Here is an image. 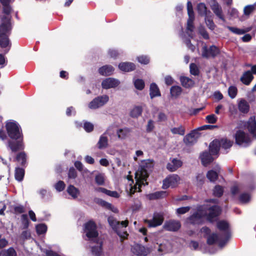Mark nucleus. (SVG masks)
I'll return each mask as SVG.
<instances>
[{"label": "nucleus", "mask_w": 256, "mask_h": 256, "mask_svg": "<svg viewBox=\"0 0 256 256\" xmlns=\"http://www.w3.org/2000/svg\"><path fill=\"white\" fill-rule=\"evenodd\" d=\"M138 62L142 64H148L150 62V58L146 56H141L138 57Z\"/></svg>", "instance_id": "60"}, {"label": "nucleus", "mask_w": 256, "mask_h": 256, "mask_svg": "<svg viewBox=\"0 0 256 256\" xmlns=\"http://www.w3.org/2000/svg\"><path fill=\"white\" fill-rule=\"evenodd\" d=\"M219 52L218 49L215 46H210L209 49L204 46L202 48V56L204 58H210L214 56Z\"/></svg>", "instance_id": "19"}, {"label": "nucleus", "mask_w": 256, "mask_h": 256, "mask_svg": "<svg viewBox=\"0 0 256 256\" xmlns=\"http://www.w3.org/2000/svg\"><path fill=\"white\" fill-rule=\"evenodd\" d=\"M150 95L151 98L160 96L159 88L155 83H152L150 86Z\"/></svg>", "instance_id": "29"}, {"label": "nucleus", "mask_w": 256, "mask_h": 256, "mask_svg": "<svg viewBox=\"0 0 256 256\" xmlns=\"http://www.w3.org/2000/svg\"><path fill=\"white\" fill-rule=\"evenodd\" d=\"M226 28L232 32L239 35L244 34V33L248 31L244 29H240L236 27H232L230 26H228Z\"/></svg>", "instance_id": "48"}, {"label": "nucleus", "mask_w": 256, "mask_h": 256, "mask_svg": "<svg viewBox=\"0 0 256 256\" xmlns=\"http://www.w3.org/2000/svg\"><path fill=\"white\" fill-rule=\"evenodd\" d=\"M163 228L168 231H176L180 228V224L178 220H170L164 223Z\"/></svg>", "instance_id": "17"}, {"label": "nucleus", "mask_w": 256, "mask_h": 256, "mask_svg": "<svg viewBox=\"0 0 256 256\" xmlns=\"http://www.w3.org/2000/svg\"><path fill=\"white\" fill-rule=\"evenodd\" d=\"M16 160L20 163L22 166H26V156L24 152H19L16 158Z\"/></svg>", "instance_id": "33"}, {"label": "nucleus", "mask_w": 256, "mask_h": 256, "mask_svg": "<svg viewBox=\"0 0 256 256\" xmlns=\"http://www.w3.org/2000/svg\"><path fill=\"white\" fill-rule=\"evenodd\" d=\"M190 72L194 76H198L200 74V69L198 65H190Z\"/></svg>", "instance_id": "57"}, {"label": "nucleus", "mask_w": 256, "mask_h": 256, "mask_svg": "<svg viewBox=\"0 0 256 256\" xmlns=\"http://www.w3.org/2000/svg\"><path fill=\"white\" fill-rule=\"evenodd\" d=\"M94 201L96 204L102 206V207L109 210H112V205L106 201L98 198H95Z\"/></svg>", "instance_id": "31"}, {"label": "nucleus", "mask_w": 256, "mask_h": 256, "mask_svg": "<svg viewBox=\"0 0 256 256\" xmlns=\"http://www.w3.org/2000/svg\"><path fill=\"white\" fill-rule=\"evenodd\" d=\"M142 108L140 106H136L132 109L130 116L132 118H138L142 114Z\"/></svg>", "instance_id": "36"}, {"label": "nucleus", "mask_w": 256, "mask_h": 256, "mask_svg": "<svg viewBox=\"0 0 256 256\" xmlns=\"http://www.w3.org/2000/svg\"><path fill=\"white\" fill-rule=\"evenodd\" d=\"M6 128L8 136L12 140H17L22 138L23 134L20 126L16 122H8Z\"/></svg>", "instance_id": "5"}, {"label": "nucleus", "mask_w": 256, "mask_h": 256, "mask_svg": "<svg viewBox=\"0 0 256 256\" xmlns=\"http://www.w3.org/2000/svg\"><path fill=\"white\" fill-rule=\"evenodd\" d=\"M187 10L188 15V19L187 22L186 30L188 32H192L194 29L193 21L194 19V16L192 4L190 1L187 2Z\"/></svg>", "instance_id": "12"}, {"label": "nucleus", "mask_w": 256, "mask_h": 256, "mask_svg": "<svg viewBox=\"0 0 256 256\" xmlns=\"http://www.w3.org/2000/svg\"><path fill=\"white\" fill-rule=\"evenodd\" d=\"M206 119L208 123L213 124L216 123V122L217 118L214 114H212L207 116L206 117Z\"/></svg>", "instance_id": "62"}, {"label": "nucleus", "mask_w": 256, "mask_h": 256, "mask_svg": "<svg viewBox=\"0 0 256 256\" xmlns=\"http://www.w3.org/2000/svg\"><path fill=\"white\" fill-rule=\"evenodd\" d=\"M99 73L102 76H109L111 74L112 68L108 66V65H104L99 68Z\"/></svg>", "instance_id": "39"}, {"label": "nucleus", "mask_w": 256, "mask_h": 256, "mask_svg": "<svg viewBox=\"0 0 256 256\" xmlns=\"http://www.w3.org/2000/svg\"><path fill=\"white\" fill-rule=\"evenodd\" d=\"M256 3L254 4L248 5L244 8V16L248 17L254 12L256 9Z\"/></svg>", "instance_id": "37"}, {"label": "nucleus", "mask_w": 256, "mask_h": 256, "mask_svg": "<svg viewBox=\"0 0 256 256\" xmlns=\"http://www.w3.org/2000/svg\"><path fill=\"white\" fill-rule=\"evenodd\" d=\"M238 108L240 112L246 114L248 112L250 106L246 100H240L238 102Z\"/></svg>", "instance_id": "28"}, {"label": "nucleus", "mask_w": 256, "mask_h": 256, "mask_svg": "<svg viewBox=\"0 0 256 256\" xmlns=\"http://www.w3.org/2000/svg\"><path fill=\"white\" fill-rule=\"evenodd\" d=\"M84 230L89 240H92L98 236L96 224L93 220H89L84 224Z\"/></svg>", "instance_id": "7"}, {"label": "nucleus", "mask_w": 256, "mask_h": 256, "mask_svg": "<svg viewBox=\"0 0 256 256\" xmlns=\"http://www.w3.org/2000/svg\"><path fill=\"white\" fill-rule=\"evenodd\" d=\"M252 74H256V65H254L252 68V72L250 70L246 72L240 78L242 82L246 85H248L254 76Z\"/></svg>", "instance_id": "13"}, {"label": "nucleus", "mask_w": 256, "mask_h": 256, "mask_svg": "<svg viewBox=\"0 0 256 256\" xmlns=\"http://www.w3.org/2000/svg\"><path fill=\"white\" fill-rule=\"evenodd\" d=\"M206 23L207 26L211 30H213L214 28V24L213 21L210 18H206Z\"/></svg>", "instance_id": "64"}, {"label": "nucleus", "mask_w": 256, "mask_h": 256, "mask_svg": "<svg viewBox=\"0 0 256 256\" xmlns=\"http://www.w3.org/2000/svg\"><path fill=\"white\" fill-rule=\"evenodd\" d=\"M238 92L237 88L235 86H232L228 89V94L230 97L234 98L236 97Z\"/></svg>", "instance_id": "51"}, {"label": "nucleus", "mask_w": 256, "mask_h": 256, "mask_svg": "<svg viewBox=\"0 0 256 256\" xmlns=\"http://www.w3.org/2000/svg\"><path fill=\"white\" fill-rule=\"evenodd\" d=\"M200 136V134L196 130H194L186 134L184 138V142L186 144H192L194 143Z\"/></svg>", "instance_id": "16"}, {"label": "nucleus", "mask_w": 256, "mask_h": 256, "mask_svg": "<svg viewBox=\"0 0 256 256\" xmlns=\"http://www.w3.org/2000/svg\"><path fill=\"white\" fill-rule=\"evenodd\" d=\"M152 161L150 160H144L142 162L138 170L135 173L136 184L132 186L133 181L128 178L129 184L130 186V191L131 194L134 193L136 191L140 192V187L142 185L148 184L146 179L148 176V172L152 167Z\"/></svg>", "instance_id": "1"}, {"label": "nucleus", "mask_w": 256, "mask_h": 256, "mask_svg": "<svg viewBox=\"0 0 256 256\" xmlns=\"http://www.w3.org/2000/svg\"><path fill=\"white\" fill-rule=\"evenodd\" d=\"M24 176V170L23 168H16L14 172V177L18 182L22 181Z\"/></svg>", "instance_id": "34"}, {"label": "nucleus", "mask_w": 256, "mask_h": 256, "mask_svg": "<svg viewBox=\"0 0 256 256\" xmlns=\"http://www.w3.org/2000/svg\"><path fill=\"white\" fill-rule=\"evenodd\" d=\"M210 5L212 10L215 14L223 21H224L225 20L222 15V8L218 4L215 0H212Z\"/></svg>", "instance_id": "20"}, {"label": "nucleus", "mask_w": 256, "mask_h": 256, "mask_svg": "<svg viewBox=\"0 0 256 256\" xmlns=\"http://www.w3.org/2000/svg\"><path fill=\"white\" fill-rule=\"evenodd\" d=\"M131 250L133 254L138 256H146L150 253L148 248L139 244H134Z\"/></svg>", "instance_id": "14"}, {"label": "nucleus", "mask_w": 256, "mask_h": 256, "mask_svg": "<svg viewBox=\"0 0 256 256\" xmlns=\"http://www.w3.org/2000/svg\"><path fill=\"white\" fill-rule=\"evenodd\" d=\"M247 128L248 131L256 136V121L254 116H251L247 122Z\"/></svg>", "instance_id": "23"}, {"label": "nucleus", "mask_w": 256, "mask_h": 256, "mask_svg": "<svg viewBox=\"0 0 256 256\" xmlns=\"http://www.w3.org/2000/svg\"><path fill=\"white\" fill-rule=\"evenodd\" d=\"M180 177L175 174H170L163 180L162 188L167 189L168 188H174L179 184Z\"/></svg>", "instance_id": "8"}, {"label": "nucleus", "mask_w": 256, "mask_h": 256, "mask_svg": "<svg viewBox=\"0 0 256 256\" xmlns=\"http://www.w3.org/2000/svg\"><path fill=\"white\" fill-rule=\"evenodd\" d=\"M171 132L173 134H178L180 136H184L185 134V129L182 126H180L177 128H172L171 129Z\"/></svg>", "instance_id": "44"}, {"label": "nucleus", "mask_w": 256, "mask_h": 256, "mask_svg": "<svg viewBox=\"0 0 256 256\" xmlns=\"http://www.w3.org/2000/svg\"><path fill=\"white\" fill-rule=\"evenodd\" d=\"M108 144V138L105 136V134L100 136L99 140L97 144L98 148L99 149H103L107 147Z\"/></svg>", "instance_id": "32"}, {"label": "nucleus", "mask_w": 256, "mask_h": 256, "mask_svg": "<svg viewBox=\"0 0 256 256\" xmlns=\"http://www.w3.org/2000/svg\"><path fill=\"white\" fill-rule=\"evenodd\" d=\"M102 86L104 89H108L112 88V78L104 79L102 82Z\"/></svg>", "instance_id": "43"}, {"label": "nucleus", "mask_w": 256, "mask_h": 256, "mask_svg": "<svg viewBox=\"0 0 256 256\" xmlns=\"http://www.w3.org/2000/svg\"><path fill=\"white\" fill-rule=\"evenodd\" d=\"M197 10L200 14L205 16L206 14V8L204 3H200L198 5Z\"/></svg>", "instance_id": "52"}, {"label": "nucleus", "mask_w": 256, "mask_h": 256, "mask_svg": "<svg viewBox=\"0 0 256 256\" xmlns=\"http://www.w3.org/2000/svg\"><path fill=\"white\" fill-rule=\"evenodd\" d=\"M180 80L182 85L186 88H190L194 84V81L188 77L181 76Z\"/></svg>", "instance_id": "26"}, {"label": "nucleus", "mask_w": 256, "mask_h": 256, "mask_svg": "<svg viewBox=\"0 0 256 256\" xmlns=\"http://www.w3.org/2000/svg\"><path fill=\"white\" fill-rule=\"evenodd\" d=\"M66 192L74 199L76 198L80 193L79 190L72 184L68 186Z\"/></svg>", "instance_id": "30"}, {"label": "nucleus", "mask_w": 256, "mask_h": 256, "mask_svg": "<svg viewBox=\"0 0 256 256\" xmlns=\"http://www.w3.org/2000/svg\"><path fill=\"white\" fill-rule=\"evenodd\" d=\"M212 154L205 152L200 154V158L204 166H206L212 162L214 158L212 156Z\"/></svg>", "instance_id": "27"}, {"label": "nucleus", "mask_w": 256, "mask_h": 256, "mask_svg": "<svg viewBox=\"0 0 256 256\" xmlns=\"http://www.w3.org/2000/svg\"><path fill=\"white\" fill-rule=\"evenodd\" d=\"M166 193L164 191L156 192L149 195V198L150 200L157 199L165 197Z\"/></svg>", "instance_id": "40"}, {"label": "nucleus", "mask_w": 256, "mask_h": 256, "mask_svg": "<svg viewBox=\"0 0 256 256\" xmlns=\"http://www.w3.org/2000/svg\"><path fill=\"white\" fill-rule=\"evenodd\" d=\"M220 168L218 166L216 170H210L206 174V178L211 182H214L218 178V174L220 172Z\"/></svg>", "instance_id": "25"}, {"label": "nucleus", "mask_w": 256, "mask_h": 256, "mask_svg": "<svg viewBox=\"0 0 256 256\" xmlns=\"http://www.w3.org/2000/svg\"><path fill=\"white\" fill-rule=\"evenodd\" d=\"M220 147L224 150L230 148L232 146L233 143L232 142L226 139H222L220 140Z\"/></svg>", "instance_id": "42"}, {"label": "nucleus", "mask_w": 256, "mask_h": 256, "mask_svg": "<svg viewBox=\"0 0 256 256\" xmlns=\"http://www.w3.org/2000/svg\"><path fill=\"white\" fill-rule=\"evenodd\" d=\"M135 88L138 90H142L144 87V82L142 79H136L134 81Z\"/></svg>", "instance_id": "49"}, {"label": "nucleus", "mask_w": 256, "mask_h": 256, "mask_svg": "<svg viewBox=\"0 0 256 256\" xmlns=\"http://www.w3.org/2000/svg\"><path fill=\"white\" fill-rule=\"evenodd\" d=\"M228 14L230 18H236L238 16V12L234 8H230L228 12Z\"/></svg>", "instance_id": "56"}, {"label": "nucleus", "mask_w": 256, "mask_h": 256, "mask_svg": "<svg viewBox=\"0 0 256 256\" xmlns=\"http://www.w3.org/2000/svg\"><path fill=\"white\" fill-rule=\"evenodd\" d=\"M8 146L12 152H16L20 150H23L24 146L23 142V138H20L17 140H9Z\"/></svg>", "instance_id": "11"}, {"label": "nucleus", "mask_w": 256, "mask_h": 256, "mask_svg": "<svg viewBox=\"0 0 256 256\" xmlns=\"http://www.w3.org/2000/svg\"><path fill=\"white\" fill-rule=\"evenodd\" d=\"M36 232L38 234H42L46 233L47 230V226L46 224H44L36 225Z\"/></svg>", "instance_id": "41"}, {"label": "nucleus", "mask_w": 256, "mask_h": 256, "mask_svg": "<svg viewBox=\"0 0 256 256\" xmlns=\"http://www.w3.org/2000/svg\"><path fill=\"white\" fill-rule=\"evenodd\" d=\"M84 128L87 132H92L94 128V124L88 122H85L84 124Z\"/></svg>", "instance_id": "54"}, {"label": "nucleus", "mask_w": 256, "mask_h": 256, "mask_svg": "<svg viewBox=\"0 0 256 256\" xmlns=\"http://www.w3.org/2000/svg\"><path fill=\"white\" fill-rule=\"evenodd\" d=\"M95 191H96L97 192H102L110 196H112V191L108 190L106 188H101V187L96 188H95Z\"/></svg>", "instance_id": "59"}, {"label": "nucleus", "mask_w": 256, "mask_h": 256, "mask_svg": "<svg viewBox=\"0 0 256 256\" xmlns=\"http://www.w3.org/2000/svg\"><path fill=\"white\" fill-rule=\"evenodd\" d=\"M22 223L23 229H27L29 226L30 221L26 214H22L21 216Z\"/></svg>", "instance_id": "50"}, {"label": "nucleus", "mask_w": 256, "mask_h": 256, "mask_svg": "<svg viewBox=\"0 0 256 256\" xmlns=\"http://www.w3.org/2000/svg\"><path fill=\"white\" fill-rule=\"evenodd\" d=\"M65 186L66 184L62 180H59L55 184V188L58 192H62L64 190Z\"/></svg>", "instance_id": "58"}, {"label": "nucleus", "mask_w": 256, "mask_h": 256, "mask_svg": "<svg viewBox=\"0 0 256 256\" xmlns=\"http://www.w3.org/2000/svg\"><path fill=\"white\" fill-rule=\"evenodd\" d=\"M236 142L240 146H246L250 142V138L247 134L242 130H238L235 135Z\"/></svg>", "instance_id": "10"}, {"label": "nucleus", "mask_w": 256, "mask_h": 256, "mask_svg": "<svg viewBox=\"0 0 256 256\" xmlns=\"http://www.w3.org/2000/svg\"><path fill=\"white\" fill-rule=\"evenodd\" d=\"M189 206L182 207L176 209V213L178 214H184L189 211Z\"/></svg>", "instance_id": "63"}, {"label": "nucleus", "mask_w": 256, "mask_h": 256, "mask_svg": "<svg viewBox=\"0 0 256 256\" xmlns=\"http://www.w3.org/2000/svg\"><path fill=\"white\" fill-rule=\"evenodd\" d=\"M163 221L162 215L160 214H156L154 216L152 220H146L144 222L150 227H156L161 225Z\"/></svg>", "instance_id": "15"}, {"label": "nucleus", "mask_w": 256, "mask_h": 256, "mask_svg": "<svg viewBox=\"0 0 256 256\" xmlns=\"http://www.w3.org/2000/svg\"><path fill=\"white\" fill-rule=\"evenodd\" d=\"M14 213L16 214H21L25 212L26 208L22 205L19 204L13 206Z\"/></svg>", "instance_id": "47"}, {"label": "nucleus", "mask_w": 256, "mask_h": 256, "mask_svg": "<svg viewBox=\"0 0 256 256\" xmlns=\"http://www.w3.org/2000/svg\"><path fill=\"white\" fill-rule=\"evenodd\" d=\"M131 132V128H119L116 130V134L118 138L124 140L130 136Z\"/></svg>", "instance_id": "22"}, {"label": "nucleus", "mask_w": 256, "mask_h": 256, "mask_svg": "<svg viewBox=\"0 0 256 256\" xmlns=\"http://www.w3.org/2000/svg\"><path fill=\"white\" fill-rule=\"evenodd\" d=\"M220 148V143L219 140H214L210 144V152L212 155L217 154Z\"/></svg>", "instance_id": "24"}, {"label": "nucleus", "mask_w": 256, "mask_h": 256, "mask_svg": "<svg viewBox=\"0 0 256 256\" xmlns=\"http://www.w3.org/2000/svg\"><path fill=\"white\" fill-rule=\"evenodd\" d=\"M0 256H17L15 250L11 247L7 250H3L0 252Z\"/></svg>", "instance_id": "35"}, {"label": "nucleus", "mask_w": 256, "mask_h": 256, "mask_svg": "<svg viewBox=\"0 0 256 256\" xmlns=\"http://www.w3.org/2000/svg\"><path fill=\"white\" fill-rule=\"evenodd\" d=\"M170 92L172 96L176 98L181 94L182 88L180 86H172L170 88Z\"/></svg>", "instance_id": "38"}, {"label": "nucleus", "mask_w": 256, "mask_h": 256, "mask_svg": "<svg viewBox=\"0 0 256 256\" xmlns=\"http://www.w3.org/2000/svg\"><path fill=\"white\" fill-rule=\"evenodd\" d=\"M128 222L127 220L120 222L113 220V230H114L117 234L120 236L121 241L127 238L128 236L126 230Z\"/></svg>", "instance_id": "6"}, {"label": "nucleus", "mask_w": 256, "mask_h": 256, "mask_svg": "<svg viewBox=\"0 0 256 256\" xmlns=\"http://www.w3.org/2000/svg\"><path fill=\"white\" fill-rule=\"evenodd\" d=\"M98 244L90 246V252L93 256H104L102 242H95Z\"/></svg>", "instance_id": "18"}, {"label": "nucleus", "mask_w": 256, "mask_h": 256, "mask_svg": "<svg viewBox=\"0 0 256 256\" xmlns=\"http://www.w3.org/2000/svg\"><path fill=\"white\" fill-rule=\"evenodd\" d=\"M108 99V96L106 95L98 96L90 102L88 106L92 109L98 108L106 104Z\"/></svg>", "instance_id": "9"}, {"label": "nucleus", "mask_w": 256, "mask_h": 256, "mask_svg": "<svg viewBox=\"0 0 256 256\" xmlns=\"http://www.w3.org/2000/svg\"><path fill=\"white\" fill-rule=\"evenodd\" d=\"M118 68L124 72H130L135 70V65H118Z\"/></svg>", "instance_id": "45"}, {"label": "nucleus", "mask_w": 256, "mask_h": 256, "mask_svg": "<svg viewBox=\"0 0 256 256\" xmlns=\"http://www.w3.org/2000/svg\"><path fill=\"white\" fill-rule=\"evenodd\" d=\"M221 209L218 206H210L208 208L200 206L198 211L190 216V222L193 224H199L201 223L205 218L212 222L214 219L220 215Z\"/></svg>", "instance_id": "2"}, {"label": "nucleus", "mask_w": 256, "mask_h": 256, "mask_svg": "<svg viewBox=\"0 0 256 256\" xmlns=\"http://www.w3.org/2000/svg\"><path fill=\"white\" fill-rule=\"evenodd\" d=\"M228 224L226 221L220 220L217 222L218 228L224 232L220 236L216 234L210 235L207 238V242L208 244H212L218 242L220 247L222 248L228 240L229 238Z\"/></svg>", "instance_id": "3"}, {"label": "nucleus", "mask_w": 256, "mask_h": 256, "mask_svg": "<svg viewBox=\"0 0 256 256\" xmlns=\"http://www.w3.org/2000/svg\"><path fill=\"white\" fill-rule=\"evenodd\" d=\"M250 200V196L249 194L244 193L240 196V200L242 203H247Z\"/></svg>", "instance_id": "55"}, {"label": "nucleus", "mask_w": 256, "mask_h": 256, "mask_svg": "<svg viewBox=\"0 0 256 256\" xmlns=\"http://www.w3.org/2000/svg\"><path fill=\"white\" fill-rule=\"evenodd\" d=\"M68 176L70 178L72 179H74L77 177V172L73 167L70 168L68 172Z\"/></svg>", "instance_id": "61"}, {"label": "nucleus", "mask_w": 256, "mask_h": 256, "mask_svg": "<svg viewBox=\"0 0 256 256\" xmlns=\"http://www.w3.org/2000/svg\"><path fill=\"white\" fill-rule=\"evenodd\" d=\"M12 28L10 19L8 17H4L0 25V46L2 48H8L6 52L10 49V40L8 35Z\"/></svg>", "instance_id": "4"}, {"label": "nucleus", "mask_w": 256, "mask_h": 256, "mask_svg": "<svg viewBox=\"0 0 256 256\" xmlns=\"http://www.w3.org/2000/svg\"><path fill=\"white\" fill-rule=\"evenodd\" d=\"M96 183L99 186H102L104 184V178L102 174H99L95 176Z\"/></svg>", "instance_id": "53"}, {"label": "nucleus", "mask_w": 256, "mask_h": 256, "mask_svg": "<svg viewBox=\"0 0 256 256\" xmlns=\"http://www.w3.org/2000/svg\"><path fill=\"white\" fill-rule=\"evenodd\" d=\"M182 165V162L178 158H173L167 164L166 168L170 172H174Z\"/></svg>", "instance_id": "21"}, {"label": "nucleus", "mask_w": 256, "mask_h": 256, "mask_svg": "<svg viewBox=\"0 0 256 256\" xmlns=\"http://www.w3.org/2000/svg\"><path fill=\"white\" fill-rule=\"evenodd\" d=\"M223 188L220 185L216 186L213 190V194L216 196H221L223 194Z\"/></svg>", "instance_id": "46"}]
</instances>
